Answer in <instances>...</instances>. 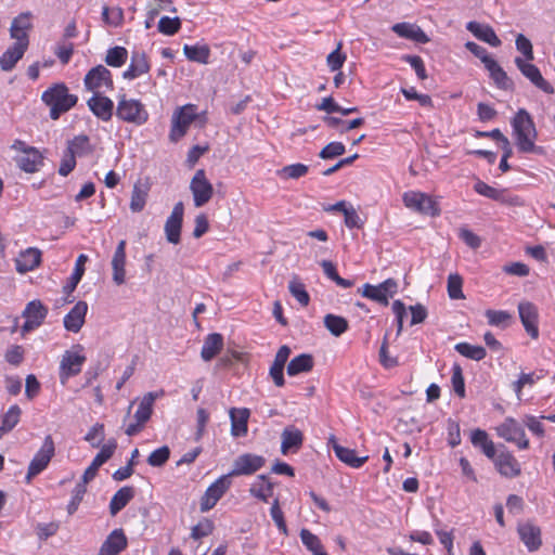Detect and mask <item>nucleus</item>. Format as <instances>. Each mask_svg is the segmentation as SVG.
Returning <instances> with one entry per match:
<instances>
[{"label": "nucleus", "mask_w": 555, "mask_h": 555, "mask_svg": "<svg viewBox=\"0 0 555 555\" xmlns=\"http://www.w3.org/2000/svg\"><path fill=\"white\" fill-rule=\"evenodd\" d=\"M41 250L36 247H28L22 250L15 258L16 271L21 274L35 270L41 263Z\"/></svg>", "instance_id": "nucleus-22"}, {"label": "nucleus", "mask_w": 555, "mask_h": 555, "mask_svg": "<svg viewBox=\"0 0 555 555\" xmlns=\"http://www.w3.org/2000/svg\"><path fill=\"white\" fill-rule=\"evenodd\" d=\"M184 206L182 202H178L165 222L166 240L171 244H179L181 237V229L183 222Z\"/></svg>", "instance_id": "nucleus-15"}, {"label": "nucleus", "mask_w": 555, "mask_h": 555, "mask_svg": "<svg viewBox=\"0 0 555 555\" xmlns=\"http://www.w3.org/2000/svg\"><path fill=\"white\" fill-rule=\"evenodd\" d=\"M331 440L334 442L333 449H334L335 455L345 464H347L353 468H359L369 460L367 455L361 456V457L357 456L354 450L339 446L335 441L334 437H332Z\"/></svg>", "instance_id": "nucleus-33"}, {"label": "nucleus", "mask_w": 555, "mask_h": 555, "mask_svg": "<svg viewBox=\"0 0 555 555\" xmlns=\"http://www.w3.org/2000/svg\"><path fill=\"white\" fill-rule=\"evenodd\" d=\"M163 391H150L141 398L138 409L134 413L135 422L129 424L125 429L127 436L132 437L143 430L145 424L150 421L153 414V405L155 400L163 396Z\"/></svg>", "instance_id": "nucleus-3"}, {"label": "nucleus", "mask_w": 555, "mask_h": 555, "mask_svg": "<svg viewBox=\"0 0 555 555\" xmlns=\"http://www.w3.org/2000/svg\"><path fill=\"white\" fill-rule=\"evenodd\" d=\"M470 441L475 447L481 448L483 454L489 459L495 457L494 443L489 440L488 434L482 429H475L472 433Z\"/></svg>", "instance_id": "nucleus-38"}, {"label": "nucleus", "mask_w": 555, "mask_h": 555, "mask_svg": "<svg viewBox=\"0 0 555 555\" xmlns=\"http://www.w3.org/2000/svg\"><path fill=\"white\" fill-rule=\"evenodd\" d=\"M223 348V336L219 333L208 334L201 350V357L205 362L212 360Z\"/></svg>", "instance_id": "nucleus-32"}, {"label": "nucleus", "mask_w": 555, "mask_h": 555, "mask_svg": "<svg viewBox=\"0 0 555 555\" xmlns=\"http://www.w3.org/2000/svg\"><path fill=\"white\" fill-rule=\"evenodd\" d=\"M343 43L338 42L336 49L332 51L327 57L326 63L332 72L340 69L346 61V54L341 50Z\"/></svg>", "instance_id": "nucleus-57"}, {"label": "nucleus", "mask_w": 555, "mask_h": 555, "mask_svg": "<svg viewBox=\"0 0 555 555\" xmlns=\"http://www.w3.org/2000/svg\"><path fill=\"white\" fill-rule=\"evenodd\" d=\"M65 151L72 153L74 156L87 154L90 151L89 138L85 134L74 137L67 142Z\"/></svg>", "instance_id": "nucleus-45"}, {"label": "nucleus", "mask_w": 555, "mask_h": 555, "mask_svg": "<svg viewBox=\"0 0 555 555\" xmlns=\"http://www.w3.org/2000/svg\"><path fill=\"white\" fill-rule=\"evenodd\" d=\"M454 349L463 357L468 359L480 361L485 359L487 351L481 346L470 345L468 343H459L455 345Z\"/></svg>", "instance_id": "nucleus-44"}, {"label": "nucleus", "mask_w": 555, "mask_h": 555, "mask_svg": "<svg viewBox=\"0 0 555 555\" xmlns=\"http://www.w3.org/2000/svg\"><path fill=\"white\" fill-rule=\"evenodd\" d=\"M147 188H143L140 182L134 183L129 205L132 212H140L144 209L147 199Z\"/></svg>", "instance_id": "nucleus-43"}, {"label": "nucleus", "mask_w": 555, "mask_h": 555, "mask_svg": "<svg viewBox=\"0 0 555 555\" xmlns=\"http://www.w3.org/2000/svg\"><path fill=\"white\" fill-rule=\"evenodd\" d=\"M274 483L267 475H258L250 485L249 494L262 502H268L273 495Z\"/></svg>", "instance_id": "nucleus-31"}, {"label": "nucleus", "mask_w": 555, "mask_h": 555, "mask_svg": "<svg viewBox=\"0 0 555 555\" xmlns=\"http://www.w3.org/2000/svg\"><path fill=\"white\" fill-rule=\"evenodd\" d=\"M229 416L231 421V435L234 438L245 437L248 433L249 409L231 408Z\"/></svg>", "instance_id": "nucleus-24"}, {"label": "nucleus", "mask_w": 555, "mask_h": 555, "mask_svg": "<svg viewBox=\"0 0 555 555\" xmlns=\"http://www.w3.org/2000/svg\"><path fill=\"white\" fill-rule=\"evenodd\" d=\"M214 522L207 518H204L198 524L192 527L191 529V538L194 540H199L204 537L212 533Z\"/></svg>", "instance_id": "nucleus-60"}, {"label": "nucleus", "mask_w": 555, "mask_h": 555, "mask_svg": "<svg viewBox=\"0 0 555 555\" xmlns=\"http://www.w3.org/2000/svg\"><path fill=\"white\" fill-rule=\"evenodd\" d=\"M116 116L127 122L143 125L149 118L144 105L135 99H128L126 94L118 96Z\"/></svg>", "instance_id": "nucleus-4"}, {"label": "nucleus", "mask_w": 555, "mask_h": 555, "mask_svg": "<svg viewBox=\"0 0 555 555\" xmlns=\"http://www.w3.org/2000/svg\"><path fill=\"white\" fill-rule=\"evenodd\" d=\"M314 366V359L310 353H301L293 358L287 364V374L296 376L300 373L310 372Z\"/></svg>", "instance_id": "nucleus-36"}, {"label": "nucleus", "mask_w": 555, "mask_h": 555, "mask_svg": "<svg viewBox=\"0 0 555 555\" xmlns=\"http://www.w3.org/2000/svg\"><path fill=\"white\" fill-rule=\"evenodd\" d=\"M88 261V257L83 254L79 255L76 263L74 272L72 273L68 282L63 287V292L66 294H72L80 282L83 273H85V264Z\"/></svg>", "instance_id": "nucleus-39"}, {"label": "nucleus", "mask_w": 555, "mask_h": 555, "mask_svg": "<svg viewBox=\"0 0 555 555\" xmlns=\"http://www.w3.org/2000/svg\"><path fill=\"white\" fill-rule=\"evenodd\" d=\"M518 313L527 334L531 338L537 339L539 337L537 307L532 302L522 301L518 305Z\"/></svg>", "instance_id": "nucleus-18"}, {"label": "nucleus", "mask_w": 555, "mask_h": 555, "mask_svg": "<svg viewBox=\"0 0 555 555\" xmlns=\"http://www.w3.org/2000/svg\"><path fill=\"white\" fill-rule=\"evenodd\" d=\"M86 361L83 354H79L72 350H66L62 356L60 363V380L64 385L69 377L80 373L82 364Z\"/></svg>", "instance_id": "nucleus-16"}, {"label": "nucleus", "mask_w": 555, "mask_h": 555, "mask_svg": "<svg viewBox=\"0 0 555 555\" xmlns=\"http://www.w3.org/2000/svg\"><path fill=\"white\" fill-rule=\"evenodd\" d=\"M485 315L488 320V323L492 326H499V327H502V328H505L508 326L511 320H512V314L508 313L507 311H504V310H492V309H488L486 312H485Z\"/></svg>", "instance_id": "nucleus-48"}, {"label": "nucleus", "mask_w": 555, "mask_h": 555, "mask_svg": "<svg viewBox=\"0 0 555 555\" xmlns=\"http://www.w3.org/2000/svg\"><path fill=\"white\" fill-rule=\"evenodd\" d=\"M494 464L499 473L507 478H514L520 475V465L518 461L508 452L500 453Z\"/></svg>", "instance_id": "nucleus-30"}, {"label": "nucleus", "mask_w": 555, "mask_h": 555, "mask_svg": "<svg viewBox=\"0 0 555 555\" xmlns=\"http://www.w3.org/2000/svg\"><path fill=\"white\" fill-rule=\"evenodd\" d=\"M324 326L332 335L339 337L348 330L349 324L344 317L328 313L324 317Z\"/></svg>", "instance_id": "nucleus-42"}, {"label": "nucleus", "mask_w": 555, "mask_h": 555, "mask_svg": "<svg viewBox=\"0 0 555 555\" xmlns=\"http://www.w3.org/2000/svg\"><path fill=\"white\" fill-rule=\"evenodd\" d=\"M466 29L470 31L478 40L483 41L491 47L496 48L502 43L492 26L488 24L470 21L466 24Z\"/></svg>", "instance_id": "nucleus-25"}, {"label": "nucleus", "mask_w": 555, "mask_h": 555, "mask_svg": "<svg viewBox=\"0 0 555 555\" xmlns=\"http://www.w3.org/2000/svg\"><path fill=\"white\" fill-rule=\"evenodd\" d=\"M403 203L408 208L420 214L428 216L439 215L437 204L425 193L414 191L405 192L403 194Z\"/></svg>", "instance_id": "nucleus-11"}, {"label": "nucleus", "mask_w": 555, "mask_h": 555, "mask_svg": "<svg viewBox=\"0 0 555 555\" xmlns=\"http://www.w3.org/2000/svg\"><path fill=\"white\" fill-rule=\"evenodd\" d=\"M270 515H271L273 521L275 522L276 527L279 528V530L284 535H288V529H287V526H286V522L284 519V514L280 506L279 499H274V501L272 502V505L270 508Z\"/></svg>", "instance_id": "nucleus-55"}, {"label": "nucleus", "mask_w": 555, "mask_h": 555, "mask_svg": "<svg viewBox=\"0 0 555 555\" xmlns=\"http://www.w3.org/2000/svg\"><path fill=\"white\" fill-rule=\"evenodd\" d=\"M190 191L193 195L195 207H203L206 205L214 195V186L206 177L204 169L195 171L190 182Z\"/></svg>", "instance_id": "nucleus-9"}, {"label": "nucleus", "mask_w": 555, "mask_h": 555, "mask_svg": "<svg viewBox=\"0 0 555 555\" xmlns=\"http://www.w3.org/2000/svg\"><path fill=\"white\" fill-rule=\"evenodd\" d=\"M83 83L86 89L93 94L103 93V91L114 88L112 73L103 65L92 67L86 74Z\"/></svg>", "instance_id": "nucleus-8"}, {"label": "nucleus", "mask_w": 555, "mask_h": 555, "mask_svg": "<svg viewBox=\"0 0 555 555\" xmlns=\"http://www.w3.org/2000/svg\"><path fill=\"white\" fill-rule=\"evenodd\" d=\"M321 267L324 271V274L332 281H334L338 286L344 288H349L353 286V281L340 278L336 271L335 264L331 260H322Z\"/></svg>", "instance_id": "nucleus-46"}, {"label": "nucleus", "mask_w": 555, "mask_h": 555, "mask_svg": "<svg viewBox=\"0 0 555 555\" xmlns=\"http://www.w3.org/2000/svg\"><path fill=\"white\" fill-rule=\"evenodd\" d=\"M128 57V51L124 47L116 46L107 50L105 63L112 67H121Z\"/></svg>", "instance_id": "nucleus-47"}, {"label": "nucleus", "mask_w": 555, "mask_h": 555, "mask_svg": "<svg viewBox=\"0 0 555 555\" xmlns=\"http://www.w3.org/2000/svg\"><path fill=\"white\" fill-rule=\"evenodd\" d=\"M135 490L131 486H125L117 490L109 502V513L116 516L134 498Z\"/></svg>", "instance_id": "nucleus-34"}, {"label": "nucleus", "mask_w": 555, "mask_h": 555, "mask_svg": "<svg viewBox=\"0 0 555 555\" xmlns=\"http://www.w3.org/2000/svg\"><path fill=\"white\" fill-rule=\"evenodd\" d=\"M345 151V145L341 142H331L321 150L319 157L322 159H332L343 155Z\"/></svg>", "instance_id": "nucleus-61"}, {"label": "nucleus", "mask_w": 555, "mask_h": 555, "mask_svg": "<svg viewBox=\"0 0 555 555\" xmlns=\"http://www.w3.org/2000/svg\"><path fill=\"white\" fill-rule=\"evenodd\" d=\"M41 100L50 107L51 119L56 120L76 105L78 98L68 92L65 83H55L42 93Z\"/></svg>", "instance_id": "nucleus-2"}, {"label": "nucleus", "mask_w": 555, "mask_h": 555, "mask_svg": "<svg viewBox=\"0 0 555 555\" xmlns=\"http://www.w3.org/2000/svg\"><path fill=\"white\" fill-rule=\"evenodd\" d=\"M304 443V434L294 425L286 426L281 434V453L297 452Z\"/></svg>", "instance_id": "nucleus-23"}, {"label": "nucleus", "mask_w": 555, "mask_h": 555, "mask_svg": "<svg viewBox=\"0 0 555 555\" xmlns=\"http://www.w3.org/2000/svg\"><path fill=\"white\" fill-rule=\"evenodd\" d=\"M55 454V446L51 435L44 437L41 448L37 451L29 463L26 482L29 483L34 477L43 472Z\"/></svg>", "instance_id": "nucleus-6"}, {"label": "nucleus", "mask_w": 555, "mask_h": 555, "mask_svg": "<svg viewBox=\"0 0 555 555\" xmlns=\"http://www.w3.org/2000/svg\"><path fill=\"white\" fill-rule=\"evenodd\" d=\"M197 107L194 104H186L181 107H178L171 117V129L169 133V140L171 142H178L181 138H183L190 125L197 117Z\"/></svg>", "instance_id": "nucleus-5"}, {"label": "nucleus", "mask_w": 555, "mask_h": 555, "mask_svg": "<svg viewBox=\"0 0 555 555\" xmlns=\"http://www.w3.org/2000/svg\"><path fill=\"white\" fill-rule=\"evenodd\" d=\"M397 289L398 283L396 280L387 279L378 285L365 283L359 292L363 297L386 307L389 305V299L397 293Z\"/></svg>", "instance_id": "nucleus-7"}, {"label": "nucleus", "mask_w": 555, "mask_h": 555, "mask_svg": "<svg viewBox=\"0 0 555 555\" xmlns=\"http://www.w3.org/2000/svg\"><path fill=\"white\" fill-rule=\"evenodd\" d=\"M170 457V449L167 446H163L154 450L147 457V464L152 467L164 466Z\"/></svg>", "instance_id": "nucleus-53"}, {"label": "nucleus", "mask_w": 555, "mask_h": 555, "mask_svg": "<svg viewBox=\"0 0 555 555\" xmlns=\"http://www.w3.org/2000/svg\"><path fill=\"white\" fill-rule=\"evenodd\" d=\"M181 27V21L179 17L163 16L158 22V31L166 35L172 36L179 31Z\"/></svg>", "instance_id": "nucleus-52"}, {"label": "nucleus", "mask_w": 555, "mask_h": 555, "mask_svg": "<svg viewBox=\"0 0 555 555\" xmlns=\"http://www.w3.org/2000/svg\"><path fill=\"white\" fill-rule=\"evenodd\" d=\"M308 170L309 168L307 165L298 163L283 167L279 171V175L285 179H298L300 177H304L308 172Z\"/></svg>", "instance_id": "nucleus-56"}, {"label": "nucleus", "mask_w": 555, "mask_h": 555, "mask_svg": "<svg viewBox=\"0 0 555 555\" xmlns=\"http://www.w3.org/2000/svg\"><path fill=\"white\" fill-rule=\"evenodd\" d=\"M128 545L127 537L122 529H114L102 543L98 555H118Z\"/></svg>", "instance_id": "nucleus-21"}, {"label": "nucleus", "mask_w": 555, "mask_h": 555, "mask_svg": "<svg viewBox=\"0 0 555 555\" xmlns=\"http://www.w3.org/2000/svg\"><path fill=\"white\" fill-rule=\"evenodd\" d=\"M512 127L519 152L535 154L543 153V147L538 146L534 143L538 132L532 117L525 108H520L515 114L512 120Z\"/></svg>", "instance_id": "nucleus-1"}, {"label": "nucleus", "mask_w": 555, "mask_h": 555, "mask_svg": "<svg viewBox=\"0 0 555 555\" xmlns=\"http://www.w3.org/2000/svg\"><path fill=\"white\" fill-rule=\"evenodd\" d=\"M126 241L121 240L113 255L112 268H113V281L117 285H121L126 280Z\"/></svg>", "instance_id": "nucleus-29"}, {"label": "nucleus", "mask_w": 555, "mask_h": 555, "mask_svg": "<svg viewBox=\"0 0 555 555\" xmlns=\"http://www.w3.org/2000/svg\"><path fill=\"white\" fill-rule=\"evenodd\" d=\"M183 53L191 62L208 64L210 57V48L206 43H196L194 46L184 44Z\"/></svg>", "instance_id": "nucleus-37"}, {"label": "nucleus", "mask_w": 555, "mask_h": 555, "mask_svg": "<svg viewBox=\"0 0 555 555\" xmlns=\"http://www.w3.org/2000/svg\"><path fill=\"white\" fill-rule=\"evenodd\" d=\"M117 448L115 439H109L107 443L101 447L100 452L94 456L91 464L86 468L82 479L83 482H90L98 474L99 468L107 462L114 454Z\"/></svg>", "instance_id": "nucleus-17"}, {"label": "nucleus", "mask_w": 555, "mask_h": 555, "mask_svg": "<svg viewBox=\"0 0 555 555\" xmlns=\"http://www.w3.org/2000/svg\"><path fill=\"white\" fill-rule=\"evenodd\" d=\"M515 64L520 73L537 88L548 94L554 93V88L543 78L540 69L534 64H532L531 61H525L524 59L517 56L515 59Z\"/></svg>", "instance_id": "nucleus-14"}, {"label": "nucleus", "mask_w": 555, "mask_h": 555, "mask_svg": "<svg viewBox=\"0 0 555 555\" xmlns=\"http://www.w3.org/2000/svg\"><path fill=\"white\" fill-rule=\"evenodd\" d=\"M496 434L508 442H514L519 449H527L529 441L522 426L514 418L507 417L496 427Z\"/></svg>", "instance_id": "nucleus-12"}, {"label": "nucleus", "mask_w": 555, "mask_h": 555, "mask_svg": "<svg viewBox=\"0 0 555 555\" xmlns=\"http://www.w3.org/2000/svg\"><path fill=\"white\" fill-rule=\"evenodd\" d=\"M25 44L24 43H14L13 47L9 48L1 56H0V67L4 72H10L14 68L16 63L23 57L25 53Z\"/></svg>", "instance_id": "nucleus-35"}, {"label": "nucleus", "mask_w": 555, "mask_h": 555, "mask_svg": "<svg viewBox=\"0 0 555 555\" xmlns=\"http://www.w3.org/2000/svg\"><path fill=\"white\" fill-rule=\"evenodd\" d=\"M288 291L301 306L306 307L309 305L310 296L306 291L305 285L296 276H294L289 282Z\"/></svg>", "instance_id": "nucleus-49"}, {"label": "nucleus", "mask_w": 555, "mask_h": 555, "mask_svg": "<svg viewBox=\"0 0 555 555\" xmlns=\"http://www.w3.org/2000/svg\"><path fill=\"white\" fill-rule=\"evenodd\" d=\"M519 539L529 552L538 551L542 545L541 529L532 521L520 522L517 526Z\"/></svg>", "instance_id": "nucleus-19"}, {"label": "nucleus", "mask_w": 555, "mask_h": 555, "mask_svg": "<svg viewBox=\"0 0 555 555\" xmlns=\"http://www.w3.org/2000/svg\"><path fill=\"white\" fill-rule=\"evenodd\" d=\"M150 63L144 52L133 51L128 68L124 72L122 77L128 80L135 79L143 74L149 73Z\"/></svg>", "instance_id": "nucleus-28"}, {"label": "nucleus", "mask_w": 555, "mask_h": 555, "mask_svg": "<svg viewBox=\"0 0 555 555\" xmlns=\"http://www.w3.org/2000/svg\"><path fill=\"white\" fill-rule=\"evenodd\" d=\"M87 310V302L82 300L78 301L64 317V327L68 332L78 333L85 324Z\"/></svg>", "instance_id": "nucleus-27"}, {"label": "nucleus", "mask_w": 555, "mask_h": 555, "mask_svg": "<svg viewBox=\"0 0 555 555\" xmlns=\"http://www.w3.org/2000/svg\"><path fill=\"white\" fill-rule=\"evenodd\" d=\"M451 382H452L454 392L460 398H464L465 397V383H464L462 367L459 364H454V366L452 369Z\"/></svg>", "instance_id": "nucleus-59"}, {"label": "nucleus", "mask_w": 555, "mask_h": 555, "mask_svg": "<svg viewBox=\"0 0 555 555\" xmlns=\"http://www.w3.org/2000/svg\"><path fill=\"white\" fill-rule=\"evenodd\" d=\"M402 61L411 65V67L415 70L418 79L425 80L427 78L425 65L421 56L406 54L402 56Z\"/></svg>", "instance_id": "nucleus-62"}, {"label": "nucleus", "mask_w": 555, "mask_h": 555, "mask_svg": "<svg viewBox=\"0 0 555 555\" xmlns=\"http://www.w3.org/2000/svg\"><path fill=\"white\" fill-rule=\"evenodd\" d=\"M515 43H516L517 50L524 54L525 61H533L534 55H533L532 43L526 36H524L522 34H519L516 37Z\"/></svg>", "instance_id": "nucleus-63"}, {"label": "nucleus", "mask_w": 555, "mask_h": 555, "mask_svg": "<svg viewBox=\"0 0 555 555\" xmlns=\"http://www.w3.org/2000/svg\"><path fill=\"white\" fill-rule=\"evenodd\" d=\"M48 314V309L42 305L40 300H31L26 305L25 310L23 311V317L28 320H33L34 322H38V324H42L46 317Z\"/></svg>", "instance_id": "nucleus-41"}, {"label": "nucleus", "mask_w": 555, "mask_h": 555, "mask_svg": "<svg viewBox=\"0 0 555 555\" xmlns=\"http://www.w3.org/2000/svg\"><path fill=\"white\" fill-rule=\"evenodd\" d=\"M21 414L22 410L17 404H13L9 408L7 413L2 416L0 438L10 433L18 424Z\"/></svg>", "instance_id": "nucleus-40"}, {"label": "nucleus", "mask_w": 555, "mask_h": 555, "mask_svg": "<svg viewBox=\"0 0 555 555\" xmlns=\"http://www.w3.org/2000/svg\"><path fill=\"white\" fill-rule=\"evenodd\" d=\"M43 155L38 149L29 150L26 154L14 157L17 167L26 173H35L43 166Z\"/></svg>", "instance_id": "nucleus-26"}, {"label": "nucleus", "mask_w": 555, "mask_h": 555, "mask_svg": "<svg viewBox=\"0 0 555 555\" xmlns=\"http://www.w3.org/2000/svg\"><path fill=\"white\" fill-rule=\"evenodd\" d=\"M231 486V480L227 475H222L212 482L201 499V512L210 511L217 502L223 496Z\"/></svg>", "instance_id": "nucleus-13"}, {"label": "nucleus", "mask_w": 555, "mask_h": 555, "mask_svg": "<svg viewBox=\"0 0 555 555\" xmlns=\"http://www.w3.org/2000/svg\"><path fill=\"white\" fill-rule=\"evenodd\" d=\"M87 483L88 482H83V480H81L80 482H78L75 486V488L73 490L72 500H70V502L67 505V512H68L69 515H73L77 511L80 502L82 501L83 495H85V493L87 491V488H86Z\"/></svg>", "instance_id": "nucleus-58"}, {"label": "nucleus", "mask_w": 555, "mask_h": 555, "mask_svg": "<svg viewBox=\"0 0 555 555\" xmlns=\"http://www.w3.org/2000/svg\"><path fill=\"white\" fill-rule=\"evenodd\" d=\"M104 439V425L101 423H95L85 436V440L89 442L92 448H99Z\"/></svg>", "instance_id": "nucleus-51"}, {"label": "nucleus", "mask_w": 555, "mask_h": 555, "mask_svg": "<svg viewBox=\"0 0 555 555\" xmlns=\"http://www.w3.org/2000/svg\"><path fill=\"white\" fill-rule=\"evenodd\" d=\"M266 464L262 455L255 453H243L238 455L232 465V469L227 474L229 478L238 476H250L261 469Z\"/></svg>", "instance_id": "nucleus-10"}, {"label": "nucleus", "mask_w": 555, "mask_h": 555, "mask_svg": "<svg viewBox=\"0 0 555 555\" xmlns=\"http://www.w3.org/2000/svg\"><path fill=\"white\" fill-rule=\"evenodd\" d=\"M300 539H301L302 544L310 552L322 550V544H321L320 539L315 534H313L310 530L301 529L300 530Z\"/></svg>", "instance_id": "nucleus-64"}, {"label": "nucleus", "mask_w": 555, "mask_h": 555, "mask_svg": "<svg viewBox=\"0 0 555 555\" xmlns=\"http://www.w3.org/2000/svg\"><path fill=\"white\" fill-rule=\"evenodd\" d=\"M87 105L95 117L103 121L112 119L114 114V102L103 95L102 93L93 94L88 101Z\"/></svg>", "instance_id": "nucleus-20"}, {"label": "nucleus", "mask_w": 555, "mask_h": 555, "mask_svg": "<svg viewBox=\"0 0 555 555\" xmlns=\"http://www.w3.org/2000/svg\"><path fill=\"white\" fill-rule=\"evenodd\" d=\"M474 190L485 196V197H488V198H491L493 201H505V191L503 190H498L489 184H487L486 182L481 181V180H478L475 185H474Z\"/></svg>", "instance_id": "nucleus-50"}, {"label": "nucleus", "mask_w": 555, "mask_h": 555, "mask_svg": "<svg viewBox=\"0 0 555 555\" xmlns=\"http://www.w3.org/2000/svg\"><path fill=\"white\" fill-rule=\"evenodd\" d=\"M463 279L459 274H450L448 276V295L451 299H463L462 291Z\"/></svg>", "instance_id": "nucleus-54"}]
</instances>
